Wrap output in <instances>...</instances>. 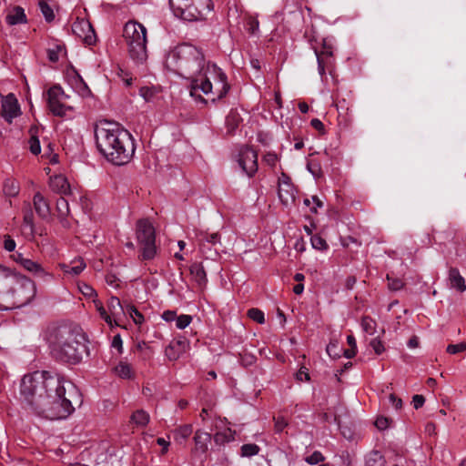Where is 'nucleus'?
Instances as JSON below:
<instances>
[{
    "label": "nucleus",
    "instance_id": "obj_1",
    "mask_svg": "<svg viewBox=\"0 0 466 466\" xmlns=\"http://www.w3.org/2000/svg\"><path fill=\"white\" fill-rule=\"evenodd\" d=\"M167 66L181 77L190 82V95L201 91L212 94L216 99L223 98L230 86L225 72L216 64L206 61L201 49L190 44H182L167 57Z\"/></svg>",
    "mask_w": 466,
    "mask_h": 466
},
{
    "label": "nucleus",
    "instance_id": "obj_2",
    "mask_svg": "<svg viewBox=\"0 0 466 466\" xmlns=\"http://www.w3.org/2000/svg\"><path fill=\"white\" fill-rule=\"evenodd\" d=\"M66 383L63 377L49 371L28 373L21 380L20 398L35 416L63 420L75 410L71 400L66 396Z\"/></svg>",
    "mask_w": 466,
    "mask_h": 466
},
{
    "label": "nucleus",
    "instance_id": "obj_3",
    "mask_svg": "<svg viewBox=\"0 0 466 466\" xmlns=\"http://www.w3.org/2000/svg\"><path fill=\"white\" fill-rule=\"evenodd\" d=\"M44 339L50 354L58 361L77 364L88 354L87 339L80 329L53 325L46 329Z\"/></svg>",
    "mask_w": 466,
    "mask_h": 466
},
{
    "label": "nucleus",
    "instance_id": "obj_4",
    "mask_svg": "<svg viewBox=\"0 0 466 466\" xmlns=\"http://www.w3.org/2000/svg\"><path fill=\"white\" fill-rule=\"evenodd\" d=\"M96 143L105 158L116 166L127 164L135 154L132 135L118 124L106 122L95 130Z\"/></svg>",
    "mask_w": 466,
    "mask_h": 466
},
{
    "label": "nucleus",
    "instance_id": "obj_5",
    "mask_svg": "<svg viewBox=\"0 0 466 466\" xmlns=\"http://www.w3.org/2000/svg\"><path fill=\"white\" fill-rule=\"evenodd\" d=\"M36 295L35 282L28 277L0 267V310L28 305Z\"/></svg>",
    "mask_w": 466,
    "mask_h": 466
},
{
    "label": "nucleus",
    "instance_id": "obj_6",
    "mask_svg": "<svg viewBox=\"0 0 466 466\" xmlns=\"http://www.w3.org/2000/svg\"><path fill=\"white\" fill-rule=\"evenodd\" d=\"M130 58L136 64H143L147 59V28L137 22H127L124 27Z\"/></svg>",
    "mask_w": 466,
    "mask_h": 466
},
{
    "label": "nucleus",
    "instance_id": "obj_7",
    "mask_svg": "<svg viewBox=\"0 0 466 466\" xmlns=\"http://www.w3.org/2000/svg\"><path fill=\"white\" fill-rule=\"evenodd\" d=\"M173 14L186 21L204 18L213 8L211 0H168Z\"/></svg>",
    "mask_w": 466,
    "mask_h": 466
},
{
    "label": "nucleus",
    "instance_id": "obj_8",
    "mask_svg": "<svg viewBox=\"0 0 466 466\" xmlns=\"http://www.w3.org/2000/svg\"><path fill=\"white\" fill-rule=\"evenodd\" d=\"M136 235L137 243L141 246V256L144 260H151L157 254L155 244L156 234L152 223L148 219H139L137 222Z\"/></svg>",
    "mask_w": 466,
    "mask_h": 466
},
{
    "label": "nucleus",
    "instance_id": "obj_9",
    "mask_svg": "<svg viewBox=\"0 0 466 466\" xmlns=\"http://www.w3.org/2000/svg\"><path fill=\"white\" fill-rule=\"evenodd\" d=\"M69 97L60 86H53L47 90V105L53 115L57 116H66L67 111L73 109L72 106L66 105V100Z\"/></svg>",
    "mask_w": 466,
    "mask_h": 466
},
{
    "label": "nucleus",
    "instance_id": "obj_10",
    "mask_svg": "<svg viewBox=\"0 0 466 466\" xmlns=\"http://www.w3.org/2000/svg\"><path fill=\"white\" fill-rule=\"evenodd\" d=\"M238 166L248 177H252L258 171V154L249 147H243L238 152Z\"/></svg>",
    "mask_w": 466,
    "mask_h": 466
},
{
    "label": "nucleus",
    "instance_id": "obj_11",
    "mask_svg": "<svg viewBox=\"0 0 466 466\" xmlns=\"http://www.w3.org/2000/svg\"><path fill=\"white\" fill-rule=\"evenodd\" d=\"M211 439L212 436L210 433L202 430L196 431L193 437L195 445L191 450V454L194 459H198L200 462H203L207 459V452Z\"/></svg>",
    "mask_w": 466,
    "mask_h": 466
},
{
    "label": "nucleus",
    "instance_id": "obj_12",
    "mask_svg": "<svg viewBox=\"0 0 466 466\" xmlns=\"http://www.w3.org/2000/svg\"><path fill=\"white\" fill-rule=\"evenodd\" d=\"M72 31L75 35L83 40L86 45L91 46L96 43V34L89 21L76 19L72 25Z\"/></svg>",
    "mask_w": 466,
    "mask_h": 466
},
{
    "label": "nucleus",
    "instance_id": "obj_13",
    "mask_svg": "<svg viewBox=\"0 0 466 466\" xmlns=\"http://www.w3.org/2000/svg\"><path fill=\"white\" fill-rule=\"evenodd\" d=\"M199 248L202 253L208 254L214 248V255H218L217 245H220V235L218 233H208L200 231L197 234Z\"/></svg>",
    "mask_w": 466,
    "mask_h": 466
},
{
    "label": "nucleus",
    "instance_id": "obj_14",
    "mask_svg": "<svg viewBox=\"0 0 466 466\" xmlns=\"http://www.w3.org/2000/svg\"><path fill=\"white\" fill-rule=\"evenodd\" d=\"M20 114V106L14 94H8L2 99L1 115L5 121L11 123L12 120Z\"/></svg>",
    "mask_w": 466,
    "mask_h": 466
},
{
    "label": "nucleus",
    "instance_id": "obj_15",
    "mask_svg": "<svg viewBox=\"0 0 466 466\" xmlns=\"http://www.w3.org/2000/svg\"><path fill=\"white\" fill-rule=\"evenodd\" d=\"M279 198L281 203L286 207L295 201V188L288 177L279 183Z\"/></svg>",
    "mask_w": 466,
    "mask_h": 466
},
{
    "label": "nucleus",
    "instance_id": "obj_16",
    "mask_svg": "<svg viewBox=\"0 0 466 466\" xmlns=\"http://www.w3.org/2000/svg\"><path fill=\"white\" fill-rule=\"evenodd\" d=\"M22 267L27 271L33 273L35 276L44 279V280H51L53 279V274L45 269L39 263L26 258L22 261Z\"/></svg>",
    "mask_w": 466,
    "mask_h": 466
},
{
    "label": "nucleus",
    "instance_id": "obj_17",
    "mask_svg": "<svg viewBox=\"0 0 466 466\" xmlns=\"http://www.w3.org/2000/svg\"><path fill=\"white\" fill-rule=\"evenodd\" d=\"M56 211L59 222L62 227L65 228H71V222L67 218L70 214L69 204L68 201L64 198L60 197L56 200Z\"/></svg>",
    "mask_w": 466,
    "mask_h": 466
},
{
    "label": "nucleus",
    "instance_id": "obj_18",
    "mask_svg": "<svg viewBox=\"0 0 466 466\" xmlns=\"http://www.w3.org/2000/svg\"><path fill=\"white\" fill-rule=\"evenodd\" d=\"M34 208L36 214L43 219H46L50 216V207L44 196L37 192L33 198Z\"/></svg>",
    "mask_w": 466,
    "mask_h": 466
},
{
    "label": "nucleus",
    "instance_id": "obj_19",
    "mask_svg": "<svg viewBox=\"0 0 466 466\" xmlns=\"http://www.w3.org/2000/svg\"><path fill=\"white\" fill-rule=\"evenodd\" d=\"M108 315L111 316L112 326L118 325L117 319L125 314V309L117 297L112 296L107 302Z\"/></svg>",
    "mask_w": 466,
    "mask_h": 466
},
{
    "label": "nucleus",
    "instance_id": "obj_20",
    "mask_svg": "<svg viewBox=\"0 0 466 466\" xmlns=\"http://www.w3.org/2000/svg\"><path fill=\"white\" fill-rule=\"evenodd\" d=\"M49 187L54 192L61 195H66L70 191L69 183L66 177L62 175L51 177L49 181Z\"/></svg>",
    "mask_w": 466,
    "mask_h": 466
},
{
    "label": "nucleus",
    "instance_id": "obj_21",
    "mask_svg": "<svg viewBox=\"0 0 466 466\" xmlns=\"http://www.w3.org/2000/svg\"><path fill=\"white\" fill-rule=\"evenodd\" d=\"M449 279H450L451 288H454L461 292H463L466 290L465 280H464L463 277L460 274V271L458 268H451L449 270Z\"/></svg>",
    "mask_w": 466,
    "mask_h": 466
},
{
    "label": "nucleus",
    "instance_id": "obj_22",
    "mask_svg": "<svg viewBox=\"0 0 466 466\" xmlns=\"http://www.w3.org/2000/svg\"><path fill=\"white\" fill-rule=\"evenodd\" d=\"M190 274L198 286L206 285L208 279L205 268L201 263L195 262L190 266Z\"/></svg>",
    "mask_w": 466,
    "mask_h": 466
},
{
    "label": "nucleus",
    "instance_id": "obj_23",
    "mask_svg": "<svg viewBox=\"0 0 466 466\" xmlns=\"http://www.w3.org/2000/svg\"><path fill=\"white\" fill-rule=\"evenodd\" d=\"M5 19L7 24L10 25H15L26 22L25 11L20 6L15 7L9 14H7Z\"/></svg>",
    "mask_w": 466,
    "mask_h": 466
},
{
    "label": "nucleus",
    "instance_id": "obj_24",
    "mask_svg": "<svg viewBox=\"0 0 466 466\" xmlns=\"http://www.w3.org/2000/svg\"><path fill=\"white\" fill-rule=\"evenodd\" d=\"M188 342L187 340V339L185 338H180V339H174L170 342V344L168 345V347L167 348V356L168 357L169 360H176L177 357H178V354L177 353H174V354H171L169 353V350H177V351H184L187 346Z\"/></svg>",
    "mask_w": 466,
    "mask_h": 466
},
{
    "label": "nucleus",
    "instance_id": "obj_25",
    "mask_svg": "<svg viewBox=\"0 0 466 466\" xmlns=\"http://www.w3.org/2000/svg\"><path fill=\"white\" fill-rule=\"evenodd\" d=\"M386 460L379 451H371L365 457V466H385Z\"/></svg>",
    "mask_w": 466,
    "mask_h": 466
},
{
    "label": "nucleus",
    "instance_id": "obj_26",
    "mask_svg": "<svg viewBox=\"0 0 466 466\" xmlns=\"http://www.w3.org/2000/svg\"><path fill=\"white\" fill-rule=\"evenodd\" d=\"M74 263H75L74 266H70L66 263L60 264V268L66 274H68L71 276H77L86 268V263L83 261V259H78V260L75 261Z\"/></svg>",
    "mask_w": 466,
    "mask_h": 466
},
{
    "label": "nucleus",
    "instance_id": "obj_27",
    "mask_svg": "<svg viewBox=\"0 0 466 466\" xmlns=\"http://www.w3.org/2000/svg\"><path fill=\"white\" fill-rule=\"evenodd\" d=\"M30 133V139L28 141L29 144V149L32 154L38 155L41 152V146L40 141L38 139L37 134H38V127H32L29 129Z\"/></svg>",
    "mask_w": 466,
    "mask_h": 466
},
{
    "label": "nucleus",
    "instance_id": "obj_28",
    "mask_svg": "<svg viewBox=\"0 0 466 466\" xmlns=\"http://www.w3.org/2000/svg\"><path fill=\"white\" fill-rule=\"evenodd\" d=\"M4 193L7 197H16L20 191L18 181L13 178H6L4 183Z\"/></svg>",
    "mask_w": 466,
    "mask_h": 466
},
{
    "label": "nucleus",
    "instance_id": "obj_29",
    "mask_svg": "<svg viewBox=\"0 0 466 466\" xmlns=\"http://www.w3.org/2000/svg\"><path fill=\"white\" fill-rule=\"evenodd\" d=\"M131 421L137 426L145 427L149 422V414L144 410H137L132 414Z\"/></svg>",
    "mask_w": 466,
    "mask_h": 466
},
{
    "label": "nucleus",
    "instance_id": "obj_30",
    "mask_svg": "<svg viewBox=\"0 0 466 466\" xmlns=\"http://www.w3.org/2000/svg\"><path fill=\"white\" fill-rule=\"evenodd\" d=\"M115 372L122 379H130L133 376L131 366L125 361H120L115 367Z\"/></svg>",
    "mask_w": 466,
    "mask_h": 466
},
{
    "label": "nucleus",
    "instance_id": "obj_31",
    "mask_svg": "<svg viewBox=\"0 0 466 466\" xmlns=\"http://www.w3.org/2000/svg\"><path fill=\"white\" fill-rule=\"evenodd\" d=\"M214 442L217 445H224L225 443H228L234 440L233 434L231 433L230 430H228V431H220L217 432L213 437Z\"/></svg>",
    "mask_w": 466,
    "mask_h": 466
},
{
    "label": "nucleus",
    "instance_id": "obj_32",
    "mask_svg": "<svg viewBox=\"0 0 466 466\" xmlns=\"http://www.w3.org/2000/svg\"><path fill=\"white\" fill-rule=\"evenodd\" d=\"M39 8L46 22H52L55 18L52 7L44 0L39 1Z\"/></svg>",
    "mask_w": 466,
    "mask_h": 466
},
{
    "label": "nucleus",
    "instance_id": "obj_33",
    "mask_svg": "<svg viewBox=\"0 0 466 466\" xmlns=\"http://www.w3.org/2000/svg\"><path fill=\"white\" fill-rule=\"evenodd\" d=\"M193 427L191 424L180 426L176 431V438L180 441H185L191 435Z\"/></svg>",
    "mask_w": 466,
    "mask_h": 466
},
{
    "label": "nucleus",
    "instance_id": "obj_34",
    "mask_svg": "<svg viewBox=\"0 0 466 466\" xmlns=\"http://www.w3.org/2000/svg\"><path fill=\"white\" fill-rule=\"evenodd\" d=\"M126 312L133 319L136 324H142L144 322V316L133 305L126 307Z\"/></svg>",
    "mask_w": 466,
    "mask_h": 466
},
{
    "label": "nucleus",
    "instance_id": "obj_35",
    "mask_svg": "<svg viewBox=\"0 0 466 466\" xmlns=\"http://www.w3.org/2000/svg\"><path fill=\"white\" fill-rule=\"evenodd\" d=\"M241 456L243 457H251L257 455L260 448L254 443H248L241 446Z\"/></svg>",
    "mask_w": 466,
    "mask_h": 466
},
{
    "label": "nucleus",
    "instance_id": "obj_36",
    "mask_svg": "<svg viewBox=\"0 0 466 466\" xmlns=\"http://www.w3.org/2000/svg\"><path fill=\"white\" fill-rule=\"evenodd\" d=\"M361 327L363 330L369 334L375 332L376 322L370 317H363L361 319Z\"/></svg>",
    "mask_w": 466,
    "mask_h": 466
},
{
    "label": "nucleus",
    "instance_id": "obj_37",
    "mask_svg": "<svg viewBox=\"0 0 466 466\" xmlns=\"http://www.w3.org/2000/svg\"><path fill=\"white\" fill-rule=\"evenodd\" d=\"M23 227L25 230H28L31 234L34 232V218L33 212L29 209L24 215Z\"/></svg>",
    "mask_w": 466,
    "mask_h": 466
},
{
    "label": "nucleus",
    "instance_id": "obj_38",
    "mask_svg": "<svg viewBox=\"0 0 466 466\" xmlns=\"http://www.w3.org/2000/svg\"><path fill=\"white\" fill-rule=\"evenodd\" d=\"M95 306L96 310L99 312L100 317L109 325L112 327V319L111 316L108 315L107 311L104 308L103 304L99 300H95Z\"/></svg>",
    "mask_w": 466,
    "mask_h": 466
},
{
    "label": "nucleus",
    "instance_id": "obj_39",
    "mask_svg": "<svg viewBox=\"0 0 466 466\" xmlns=\"http://www.w3.org/2000/svg\"><path fill=\"white\" fill-rule=\"evenodd\" d=\"M248 316L254 321L259 323V324H263L265 322V316H264V313L263 311H261L260 309H250L248 311Z\"/></svg>",
    "mask_w": 466,
    "mask_h": 466
},
{
    "label": "nucleus",
    "instance_id": "obj_40",
    "mask_svg": "<svg viewBox=\"0 0 466 466\" xmlns=\"http://www.w3.org/2000/svg\"><path fill=\"white\" fill-rule=\"evenodd\" d=\"M388 286L390 290L397 291L403 287V281L397 278H392L390 274L387 275Z\"/></svg>",
    "mask_w": 466,
    "mask_h": 466
},
{
    "label": "nucleus",
    "instance_id": "obj_41",
    "mask_svg": "<svg viewBox=\"0 0 466 466\" xmlns=\"http://www.w3.org/2000/svg\"><path fill=\"white\" fill-rule=\"evenodd\" d=\"M310 241H311L312 247L315 249L323 250V249H326L328 248V245H327L325 239H323L319 235L312 236L311 238H310Z\"/></svg>",
    "mask_w": 466,
    "mask_h": 466
},
{
    "label": "nucleus",
    "instance_id": "obj_42",
    "mask_svg": "<svg viewBox=\"0 0 466 466\" xmlns=\"http://www.w3.org/2000/svg\"><path fill=\"white\" fill-rule=\"evenodd\" d=\"M175 320H176V327L179 329H183L190 324L192 318L189 315L183 314V315L177 317Z\"/></svg>",
    "mask_w": 466,
    "mask_h": 466
},
{
    "label": "nucleus",
    "instance_id": "obj_43",
    "mask_svg": "<svg viewBox=\"0 0 466 466\" xmlns=\"http://www.w3.org/2000/svg\"><path fill=\"white\" fill-rule=\"evenodd\" d=\"M317 62H318V71L321 77V80L323 81L324 78L326 77L325 70H326V67L329 66V62L324 60L323 56H318Z\"/></svg>",
    "mask_w": 466,
    "mask_h": 466
},
{
    "label": "nucleus",
    "instance_id": "obj_44",
    "mask_svg": "<svg viewBox=\"0 0 466 466\" xmlns=\"http://www.w3.org/2000/svg\"><path fill=\"white\" fill-rule=\"evenodd\" d=\"M324 461V456L320 451H314L311 455L305 458V461L310 465H316Z\"/></svg>",
    "mask_w": 466,
    "mask_h": 466
},
{
    "label": "nucleus",
    "instance_id": "obj_45",
    "mask_svg": "<svg viewBox=\"0 0 466 466\" xmlns=\"http://www.w3.org/2000/svg\"><path fill=\"white\" fill-rule=\"evenodd\" d=\"M450 354H457L466 350V342H461L458 344H450L446 349Z\"/></svg>",
    "mask_w": 466,
    "mask_h": 466
},
{
    "label": "nucleus",
    "instance_id": "obj_46",
    "mask_svg": "<svg viewBox=\"0 0 466 466\" xmlns=\"http://www.w3.org/2000/svg\"><path fill=\"white\" fill-rule=\"evenodd\" d=\"M307 169L310 172L313 177H319L321 174V167L319 163L316 161H310L307 164Z\"/></svg>",
    "mask_w": 466,
    "mask_h": 466
},
{
    "label": "nucleus",
    "instance_id": "obj_47",
    "mask_svg": "<svg viewBox=\"0 0 466 466\" xmlns=\"http://www.w3.org/2000/svg\"><path fill=\"white\" fill-rule=\"evenodd\" d=\"M139 95L145 99V101L148 102L154 96L155 91L151 87L142 86L139 89Z\"/></svg>",
    "mask_w": 466,
    "mask_h": 466
},
{
    "label": "nucleus",
    "instance_id": "obj_48",
    "mask_svg": "<svg viewBox=\"0 0 466 466\" xmlns=\"http://www.w3.org/2000/svg\"><path fill=\"white\" fill-rule=\"evenodd\" d=\"M63 51L61 46H56V48L48 49V58L52 62H56L59 59V53Z\"/></svg>",
    "mask_w": 466,
    "mask_h": 466
},
{
    "label": "nucleus",
    "instance_id": "obj_49",
    "mask_svg": "<svg viewBox=\"0 0 466 466\" xmlns=\"http://www.w3.org/2000/svg\"><path fill=\"white\" fill-rule=\"evenodd\" d=\"M370 346L375 351L377 355L381 354L384 351V346L382 342L378 339H372L370 342Z\"/></svg>",
    "mask_w": 466,
    "mask_h": 466
},
{
    "label": "nucleus",
    "instance_id": "obj_50",
    "mask_svg": "<svg viewBox=\"0 0 466 466\" xmlns=\"http://www.w3.org/2000/svg\"><path fill=\"white\" fill-rule=\"evenodd\" d=\"M117 75L118 77L124 82L126 86H130L132 85L133 78L128 72L120 69Z\"/></svg>",
    "mask_w": 466,
    "mask_h": 466
},
{
    "label": "nucleus",
    "instance_id": "obj_51",
    "mask_svg": "<svg viewBox=\"0 0 466 466\" xmlns=\"http://www.w3.org/2000/svg\"><path fill=\"white\" fill-rule=\"evenodd\" d=\"M111 347L113 349L117 350L118 353H122L123 351V340L119 334H116L113 337Z\"/></svg>",
    "mask_w": 466,
    "mask_h": 466
},
{
    "label": "nucleus",
    "instance_id": "obj_52",
    "mask_svg": "<svg viewBox=\"0 0 466 466\" xmlns=\"http://www.w3.org/2000/svg\"><path fill=\"white\" fill-rule=\"evenodd\" d=\"M296 379L299 381H309L310 377L308 372V369L306 367H301L296 374Z\"/></svg>",
    "mask_w": 466,
    "mask_h": 466
},
{
    "label": "nucleus",
    "instance_id": "obj_53",
    "mask_svg": "<svg viewBox=\"0 0 466 466\" xmlns=\"http://www.w3.org/2000/svg\"><path fill=\"white\" fill-rule=\"evenodd\" d=\"M79 289L82 292V294L86 297L91 298L94 295H96L95 289L88 284L83 283L82 285L79 286Z\"/></svg>",
    "mask_w": 466,
    "mask_h": 466
},
{
    "label": "nucleus",
    "instance_id": "obj_54",
    "mask_svg": "<svg viewBox=\"0 0 466 466\" xmlns=\"http://www.w3.org/2000/svg\"><path fill=\"white\" fill-rule=\"evenodd\" d=\"M15 247H16L15 241L10 236H5V241H4L5 249L11 252L15 249Z\"/></svg>",
    "mask_w": 466,
    "mask_h": 466
},
{
    "label": "nucleus",
    "instance_id": "obj_55",
    "mask_svg": "<svg viewBox=\"0 0 466 466\" xmlns=\"http://www.w3.org/2000/svg\"><path fill=\"white\" fill-rule=\"evenodd\" d=\"M323 47H324V50H323L322 52H320V53H319L317 50L315 51L316 56H323L324 60H326V61H328V62H329V63H330L331 56H332V55H333V52H332V50H331V48H330V47H327V46H326V44H324V46H323Z\"/></svg>",
    "mask_w": 466,
    "mask_h": 466
},
{
    "label": "nucleus",
    "instance_id": "obj_56",
    "mask_svg": "<svg viewBox=\"0 0 466 466\" xmlns=\"http://www.w3.org/2000/svg\"><path fill=\"white\" fill-rule=\"evenodd\" d=\"M389 402L395 408L396 410H399L402 407V400L397 398L393 393L389 395Z\"/></svg>",
    "mask_w": 466,
    "mask_h": 466
},
{
    "label": "nucleus",
    "instance_id": "obj_57",
    "mask_svg": "<svg viewBox=\"0 0 466 466\" xmlns=\"http://www.w3.org/2000/svg\"><path fill=\"white\" fill-rule=\"evenodd\" d=\"M425 402V398L422 395H414L412 398V403L416 410L421 408Z\"/></svg>",
    "mask_w": 466,
    "mask_h": 466
},
{
    "label": "nucleus",
    "instance_id": "obj_58",
    "mask_svg": "<svg viewBox=\"0 0 466 466\" xmlns=\"http://www.w3.org/2000/svg\"><path fill=\"white\" fill-rule=\"evenodd\" d=\"M177 314L172 310H166L162 314V319L167 322H172L176 319Z\"/></svg>",
    "mask_w": 466,
    "mask_h": 466
},
{
    "label": "nucleus",
    "instance_id": "obj_59",
    "mask_svg": "<svg viewBox=\"0 0 466 466\" xmlns=\"http://www.w3.org/2000/svg\"><path fill=\"white\" fill-rule=\"evenodd\" d=\"M375 426L380 431L385 430L388 427V420L382 417L378 418L375 420Z\"/></svg>",
    "mask_w": 466,
    "mask_h": 466
},
{
    "label": "nucleus",
    "instance_id": "obj_60",
    "mask_svg": "<svg viewBox=\"0 0 466 466\" xmlns=\"http://www.w3.org/2000/svg\"><path fill=\"white\" fill-rule=\"evenodd\" d=\"M310 125L313 128H315L316 130H319V131H321L324 129V125L323 123L318 119V118H313L311 119L310 121Z\"/></svg>",
    "mask_w": 466,
    "mask_h": 466
},
{
    "label": "nucleus",
    "instance_id": "obj_61",
    "mask_svg": "<svg viewBox=\"0 0 466 466\" xmlns=\"http://www.w3.org/2000/svg\"><path fill=\"white\" fill-rule=\"evenodd\" d=\"M312 201L315 203V207L310 208L312 213H317L318 208L323 207V202L316 196L312 197Z\"/></svg>",
    "mask_w": 466,
    "mask_h": 466
},
{
    "label": "nucleus",
    "instance_id": "obj_62",
    "mask_svg": "<svg viewBox=\"0 0 466 466\" xmlns=\"http://www.w3.org/2000/svg\"><path fill=\"white\" fill-rule=\"evenodd\" d=\"M286 426L287 422L283 418H278L276 420L275 427L278 431H281Z\"/></svg>",
    "mask_w": 466,
    "mask_h": 466
},
{
    "label": "nucleus",
    "instance_id": "obj_63",
    "mask_svg": "<svg viewBox=\"0 0 466 466\" xmlns=\"http://www.w3.org/2000/svg\"><path fill=\"white\" fill-rule=\"evenodd\" d=\"M157 442L158 445L163 447V452H166L167 451V447L169 445V442L167 441L164 438H158L157 440Z\"/></svg>",
    "mask_w": 466,
    "mask_h": 466
},
{
    "label": "nucleus",
    "instance_id": "obj_64",
    "mask_svg": "<svg viewBox=\"0 0 466 466\" xmlns=\"http://www.w3.org/2000/svg\"><path fill=\"white\" fill-rule=\"evenodd\" d=\"M304 290V285L302 283H298L293 288V292L297 295H300Z\"/></svg>",
    "mask_w": 466,
    "mask_h": 466
}]
</instances>
